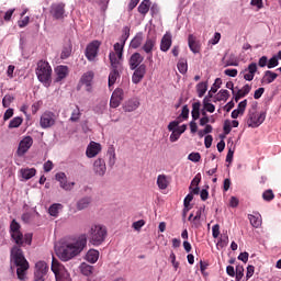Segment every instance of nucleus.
I'll return each instance as SVG.
<instances>
[{"mask_svg":"<svg viewBox=\"0 0 281 281\" xmlns=\"http://www.w3.org/2000/svg\"><path fill=\"white\" fill-rule=\"evenodd\" d=\"M10 234L15 246L11 249V258L16 267V276L19 280H25V273L30 269V262L23 256V250L21 247L25 245H32V233L23 235L21 232V224L16 220H12L10 224Z\"/></svg>","mask_w":281,"mask_h":281,"instance_id":"nucleus-1","label":"nucleus"},{"mask_svg":"<svg viewBox=\"0 0 281 281\" xmlns=\"http://www.w3.org/2000/svg\"><path fill=\"white\" fill-rule=\"evenodd\" d=\"M128 36H131V29L125 26L123 29V35L121 36L120 42L113 45L114 52H110L109 60L112 67V70L109 75L108 85L109 87H113L120 78V69H122V60L124 58V45H126V41H128Z\"/></svg>","mask_w":281,"mask_h":281,"instance_id":"nucleus-2","label":"nucleus"},{"mask_svg":"<svg viewBox=\"0 0 281 281\" xmlns=\"http://www.w3.org/2000/svg\"><path fill=\"white\" fill-rule=\"evenodd\" d=\"M85 247H87V235L82 234L75 241L60 246L56 254L64 262H68L71 258L82 254Z\"/></svg>","mask_w":281,"mask_h":281,"instance_id":"nucleus-3","label":"nucleus"},{"mask_svg":"<svg viewBox=\"0 0 281 281\" xmlns=\"http://www.w3.org/2000/svg\"><path fill=\"white\" fill-rule=\"evenodd\" d=\"M52 66L46 60H40L37 63L35 74L37 80H40L46 89L52 87Z\"/></svg>","mask_w":281,"mask_h":281,"instance_id":"nucleus-4","label":"nucleus"},{"mask_svg":"<svg viewBox=\"0 0 281 281\" xmlns=\"http://www.w3.org/2000/svg\"><path fill=\"white\" fill-rule=\"evenodd\" d=\"M88 236L91 245L99 247V245H102V243L106 240V226H102L100 224L92 225L88 232Z\"/></svg>","mask_w":281,"mask_h":281,"instance_id":"nucleus-5","label":"nucleus"},{"mask_svg":"<svg viewBox=\"0 0 281 281\" xmlns=\"http://www.w3.org/2000/svg\"><path fill=\"white\" fill-rule=\"evenodd\" d=\"M256 104L252 105L251 110L248 111L247 124L250 128H258L267 120V113L256 111Z\"/></svg>","mask_w":281,"mask_h":281,"instance_id":"nucleus-6","label":"nucleus"},{"mask_svg":"<svg viewBox=\"0 0 281 281\" xmlns=\"http://www.w3.org/2000/svg\"><path fill=\"white\" fill-rule=\"evenodd\" d=\"M52 271L55 274L56 281H71V276L67 269L56 259H53Z\"/></svg>","mask_w":281,"mask_h":281,"instance_id":"nucleus-7","label":"nucleus"},{"mask_svg":"<svg viewBox=\"0 0 281 281\" xmlns=\"http://www.w3.org/2000/svg\"><path fill=\"white\" fill-rule=\"evenodd\" d=\"M47 271H49L47 263L45 261H37L35 263L34 281H46Z\"/></svg>","mask_w":281,"mask_h":281,"instance_id":"nucleus-8","label":"nucleus"},{"mask_svg":"<svg viewBox=\"0 0 281 281\" xmlns=\"http://www.w3.org/2000/svg\"><path fill=\"white\" fill-rule=\"evenodd\" d=\"M100 41L94 40L91 43H89L86 47L85 56L86 58L91 63L98 58V52H100Z\"/></svg>","mask_w":281,"mask_h":281,"instance_id":"nucleus-9","label":"nucleus"},{"mask_svg":"<svg viewBox=\"0 0 281 281\" xmlns=\"http://www.w3.org/2000/svg\"><path fill=\"white\" fill-rule=\"evenodd\" d=\"M155 47H157V37L147 36L142 49L147 54V60H149V63H153V52H155Z\"/></svg>","mask_w":281,"mask_h":281,"instance_id":"nucleus-10","label":"nucleus"},{"mask_svg":"<svg viewBox=\"0 0 281 281\" xmlns=\"http://www.w3.org/2000/svg\"><path fill=\"white\" fill-rule=\"evenodd\" d=\"M56 125V114L54 112L46 111L40 117L41 128H52Z\"/></svg>","mask_w":281,"mask_h":281,"instance_id":"nucleus-11","label":"nucleus"},{"mask_svg":"<svg viewBox=\"0 0 281 281\" xmlns=\"http://www.w3.org/2000/svg\"><path fill=\"white\" fill-rule=\"evenodd\" d=\"M49 12L55 21H61L65 19V2L53 3Z\"/></svg>","mask_w":281,"mask_h":281,"instance_id":"nucleus-12","label":"nucleus"},{"mask_svg":"<svg viewBox=\"0 0 281 281\" xmlns=\"http://www.w3.org/2000/svg\"><path fill=\"white\" fill-rule=\"evenodd\" d=\"M33 144H34V139L32 138V136L24 137L19 144L18 150H16L18 157H23L27 153V150L32 148Z\"/></svg>","mask_w":281,"mask_h":281,"instance_id":"nucleus-13","label":"nucleus"},{"mask_svg":"<svg viewBox=\"0 0 281 281\" xmlns=\"http://www.w3.org/2000/svg\"><path fill=\"white\" fill-rule=\"evenodd\" d=\"M55 179L58 181L60 188L66 190V192H71V190H74V186H76V182L67 181V175L65 172L56 173Z\"/></svg>","mask_w":281,"mask_h":281,"instance_id":"nucleus-14","label":"nucleus"},{"mask_svg":"<svg viewBox=\"0 0 281 281\" xmlns=\"http://www.w3.org/2000/svg\"><path fill=\"white\" fill-rule=\"evenodd\" d=\"M122 100H124V90H122V88H116L112 93L110 106L112 109H117V106L122 104Z\"/></svg>","mask_w":281,"mask_h":281,"instance_id":"nucleus-15","label":"nucleus"},{"mask_svg":"<svg viewBox=\"0 0 281 281\" xmlns=\"http://www.w3.org/2000/svg\"><path fill=\"white\" fill-rule=\"evenodd\" d=\"M256 71H258V64L251 63L240 74H243L244 80L251 82V80H254V78L256 76Z\"/></svg>","mask_w":281,"mask_h":281,"instance_id":"nucleus-16","label":"nucleus"},{"mask_svg":"<svg viewBox=\"0 0 281 281\" xmlns=\"http://www.w3.org/2000/svg\"><path fill=\"white\" fill-rule=\"evenodd\" d=\"M102 150V145L100 143L90 142V144L87 147L86 155L89 159H93V157H97V155H100Z\"/></svg>","mask_w":281,"mask_h":281,"instance_id":"nucleus-17","label":"nucleus"},{"mask_svg":"<svg viewBox=\"0 0 281 281\" xmlns=\"http://www.w3.org/2000/svg\"><path fill=\"white\" fill-rule=\"evenodd\" d=\"M134 74L132 76V82L134 85H139L142 80H144V76H146V65H140L136 69H134Z\"/></svg>","mask_w":281,"mask_h":281,"instance_id":"nucleus-18","label":"nucleus"},{"mask_svg":"<svg viewBox=\"0 0 281 281\" xmlns=\"http://www.w3.org/2000/svg\"><path fill=\"white\" fill-rule=\"evenodd\" d=\"M142 63H144V56H142V54L139 53L132 54L128 59L130 69H132V71H135L137 67L142 66Z\"/></svg>","mask_w":281,"mask_h":281,"instance_id":"nucleus-19","label":"nucleus"},{"mask_svg":"<svg viewBox=\"0 0 281 281\" xmlns=\"http://www.w3.org/2000/svg\"><path fill=\"white\" fill-rule=\"evenodd\" d=\"M93 171L99 177H104V175H106V162L104 161V159L98 158L97 160H94Z\"/></svg>","mask_w":281,"mask_h":281,"instance_id":"nucleus-20","label":"nucleus"},{"mask_svg":"<svg viewBox=\"0 0 281 281\" xmlns=\"http://www.w3.org/2000/svg\"><path fill=\"white\" fill-rule=\"evenodd\" d=\"M95 74L91 70L85 72L80 78V83L86 86V91L91 92V85Z\"/></svg>","mask_w":281,"mask_h":281,"instance_id":"nucleus-21","label":"nucleus"},{"mask_svg":"<svg viewBox=\"0 0 281 281\" xmlns=\"http://www.w3.org/2000/svg\"><path fill=\"white\" fill-rule=\"evenodd\" d=\"M172 47V34L167 32L160 41V52H168Z\"/></svg>","mask_w":281,"mask_h":281,"instance_id":"nucleus-22","label":"nucleus"},{"mask_svg":"<svg viewBox=\"0 0 281 281\" xmlns=\"http://www.w3.org/2000/svg\"><path fill=\"white\" fill-rule=\"evenodd\" d=\"M56 79L55 82H60L61 80H65L67 76H69V67L67 66H57L55 68Z\"/></svg>","mask_w":281,"mask_h":281,"instance_id":"nucleus-23","label":"nucleus"},{"mask_svg":"<svg viewBox=\"0 0 281 281\" xmlns=\"http://www.w3.org/2000/svg\"><path fill=\"white\" fill-rule=\"evenodd\" d=\"M188 45L193 54H199V52H201V44L196 41V36H194L193 34H189Z\"/></svg>","mask_w":281,"mask_h":281,"instance_id":"nucleus-24","label":"nucleus"},{"mask_svg":"<svg viewBox=\"0 0 281 281\" xmlns=\"http://www.w3.org/2000/svg\"><path fill=\"white\" fill-rule=\"evenodd\" d=\"M124 111L126 113H133V111H137L139 109V100L138 99H131L124 105Z\"/></svg>","mask_w":281,"mask_h":281,"instance_id":"nucleus-25","label":"nucleus"},{"mask_svg":"<svg viewBox=\"0 0 281 281\" xmlns=\"http://www.w3.org/2000/svg\"><path fill=\"white\" fill-rule=\"evenodd\" d=\"M150 5H153L150 0H143L138 5L137 11L139 14H142V16H146L148 12H150Z\"/></svg>","mask_w":281,"mask_h":281,"instance_id":"nucleus-26","label":"nucleus"},{"mask_svg":"<svg viewBox=\"0 0 281 281\" xmlns=\"http://www.w3.org/2000/svg\"><path fill=\"white\" fill-rule=\"evenodd\" d=\"M250 91H251V86H249V83H246L235 94V102H238L241 98H245L246 95H249Z\"/></svg>","mask_w":281,"mask_h":281,"instance_id":"nucleus-27","label":"nucleus"},{"mask_svg":"<svg viewBox=\"0 0 281 281\" xmlns=\"http://www.w3.org/2000/svg\"><path fill=\"white\" fill-rule=\"evenodd\" d=\"M277 78L278 74L271 70H266L261 82H263L265 85H271V82H274Z\"/></svg>","mask_w":281,"mask_h":281,"instance_id":"nucleus-28","label":"nucleus"},{"mask_svg":"<svg viewBox=\"0 0 281 281\" xmlns=\"http://www.w3.org/2000/svg\"><path fill=\"white\" fill-rule=\"evenodd\" d=\"M99 258H100V251L95 249H90L86 255V260L88 262H91V265H95Z\"/></svg>","mask_w":281,"mask_h":281,"instance_id":"nucleus-29","label":"nucleus"},{"mask_svg":"<svg viewBox=\"0 0 281 281\" xmlns=\"http://www.w3.org/2000/svg\"><path fill=\"white\" fill-rule=\"evenodd\" d=\"M142 43H144V33H137L131 41L132 49H138V47H142Z\"/></svg>","mask_w":281,"mask_h":281,"instance_id":"nucleus-30","label":"nucleus"},{"mask_svg":"<svg viewBox=\"0 0 281 281\" xmlns=\"http://www.w3.org/2000/svg\"><path fill=\"white\" fill-rule=\"evenodd\" d=\"M157 186L159 190H166L168 186H170V181L168 180V176L166 175H159L157 177Z\"/></svg>","mask_w":281,"mask_h":281,"instance_id":"nucleus-31","label":"nucleus"},{"mask_svg":"<svg viewBox=\"0 0 281 281\" xmlns=\"http://www.w3.org/2000/svg\"><path fill=\"white\" fill-rule=\"evenodd\" d=\"M20 175L22 179H25L27 181L32 179V177L36 176V170L34 168H24L20 170Z\"/></svg>","mask_w":281,"mask_h":281,"instance_id":"nucleus-32","label":"nucleus"},{"mask_svg":"<svg viewBox=\"0 0 281 281\" xmlns=\"http://www.w3.org/2000/svg\"><path fill=\"white\" fill-rule=\"evenodd\" d=\"M191 115L194 122L201 117V102H194L192 104Z\"/></svg>","mask_w":281,"mask_h":281,"instance_id":"nucleus-33","label":"nucleus"},{"mask_svg":"<svg viewBox=\"0 0 281 281\" xmlns=\"http://www.w3.org/2000/svg\"><path fill=\"white\" fill-rule=\"evenodd\" d=\"M60 210H63V204L55 203V204L49 206L48 213H49L50 216H54L55 218H57Z\"/></svg>","mask_w":281,"mask_h":281,"instance_id":"nucleus-34","label":"nucleus"},{"mask_svg":"<svg viewBox=\"0 0 281 281\" xmlns=\"http://www.w3.org/2000/svg\"><path fill=\"white\" fill-rule=\"evenodd\" d=\"M196 92L199 98H203L207 92V81H202L196 85Z\"/></svg>","mask_w":281,"mask_h":281,"instance_id":"nucleus-35","label":"nucleus"},{"mask_svg":"<svg viewBox=\"0 0 281 281\" xmlns=\"http://www.w3.org/2000/svg\"><path fill=\"white\" fill-rule=\"evenodd\" d=\"M91 204V198H83L77 202V210H87Z\"/></svg>","mask_w":281,"mask_h":281,"instance_id":"nucleus-36","label":"nucleus"},{"mask_svg":"<svg viewBox=\"0 0 281 281\" xmlns=\"http://www.w3.org/2000/svg\"><path fill=\"white\" fill-rule=\"evenodd\" d=\"M248 220L250 221V225L252 227L258 228L262 225V220L260 218V216L248 214Z\"/></svg>","mask_w":281,"mask_h":281,"instance_id":"nucleus-37","label":"nucleus"},{"mask_svg":"<svg viewBox=\"0 0 281 281\" xmlns=\"http://www.w3.org/2000/svg\"><path fill=\"white\" fill-rule=\"evenodd\" d=\"M82 113L80 112V108L76 105V108L71 112V116L69 119L70 122H79Z\"/></svg>","mask_w":281,"mask_h":281,"instance_id":"nucleus-38","label":"nucleus"},{"mask_svg":"<svg viewBox=\"0 0 281 281\" xmlns=\"http://www.w3.org/2000/svg\"><path fill=\"white\" fill-rule=\"evenodd\" d=\"M80 271L82 273V276H91V273H93V267L92 266H89L88 263L83 262L81 263L80 266Z\"/></svg>","mask_w":281,"mask_h":281,"instance_id":"nucleus-39","label":"nucleus"},{"mask_svg":"<svg viewBox=\"0 0 281 281\" xmlns=\"http://www.w3.org/2000/svg\"><path fill=\"white\" fill-rule=\"evenodd\" d=\"M194 199V195H192V193H189L183 201V205H184V215L188 214V212H190V203H192V200Z\"/></svg>","mask_w":281,"mask_h":281,"instance_id":"nucleus-40","label":"nucleus"},{"mask_svg":"<svg viewBox=\"0 0 281 281\" xmlns=\"http://www.w3.org/2000/svg\"><path fill=\"white\" fill-rule=\"evenodd\" d=\"M23 124V117L21 116H15L13 117L10 123H9V128H19Z\"/></svg>","mask_w":281,"mask_h":281,"instance_id":"nucleus-41","label":"nucleus"},{"mask_svg":"<svg viewBox=\"0 0 281 281\" xmlns=\"http://www.w3.org/2000/svg\"><path fill=\"white\" fill-rule=\"evenodd\" d=\"M14 102V97L12 94H5L2 99V106L4 109H10V105Z\"/></svg>","mask_w":281,"mask_h":281,"instance_id":"nucleus-42","label":"nucleus"},{"mask_svg":"<svg viewBox=\"0 0 281 281\" xmlns=\"http://www.w3.org/2000/svg\"><path fill=\"white\" fill-rule=\"evenodd\" d=\"M177 68L181 74H188V60L180 59L178 61Z\"/></svg>","mask_w":281,"mask_h":281,"instance_id":"nucleus-43","label":"nucleus"},{"mask_svg":"<svg viewBox=\"0 0 281 281\" xmlns=\"http://www.w3.org/2000/svg\"><path fill=\"white\" fill-rule=\"evenodd\" d=\"M229 99V91L227 90H221L217 94H216V100L218 102L221 101H227Z\"/></svg>","mask_w":281,"mask_h":281,"instance_id":"nucleus-44","label":"nucleus"},{"mask_svg":"<svg viewBox=\"0 0 281 281\" xmlns=\"http://www.w3.org/2000/svg\"><path fill=\"white\" fill-rule=\"evenodd\" d=\"M263 201H273L276 199V194H273V190L268 189L262 193Z\"/></svg>","mask_w":281,"mask_h":281,"instance_id":"nucleus-45","label":"nucleus"},{"mask_svg":"<svg viewBox=\"0 0 281 281\" xmlns=\"http://www.w3.org/2000/svg\"><path fill=\"white\" fill-rule=\"evenodd\" d=\"M244 276H245V268L240 265L236 266V272H235L236 281L243 280Z\"/></svg>","mask_w":281,"mask_h":281,"instance_id":"nucleus-46","label":"nucleus"},{"mask_svg":"<svg viewBox=\"0 0 281 281\" xmlns=\"http://www.w3.org/2000/svg\"><path fill=\"white\" fill-rule=\"evenodd\" d=\"M41 106H43V101L34 102L31 106L32 114L36 115V113H38V111L41 110Z\"/></svg>","mask_w":281,"mask_h":281,"instance_id":"nucleus-47","label":"nucleus"},{"mask_svg":"<svg viewBox=\"0 0 281 281\" xmlns=\"http://www.w3.org/2000/svg\"><path fill=\"white\" fill-rule=\"evenodd\" d=\"M278 65H280V63L278 61V57L277 56H273L272 58H270L268 60V69H273L274 67H278Z\"/></svg>","mask_w":281,"mask_h":281,"instance_id":"nucleus-48","label":"nucleus"},{"mask_svg":"<svg viewBox=\"0 0 281 281\" xmlns=\"http://www.w3.org/2000/svg\"><path fill=\"white\" fill-rule=\"evenodd\" d=\"M246 109H247V99H245L244 101H240L236 110L240 112V115H245Z\"/></svg>","mask_w":281,"mask_h":281,"instance_id":"nucleus-49","label":"nucleus"},{"mask_svg":"<svg viewBox=\"0 0 281 281\" xmlns=\"http://www.w3.org/2000/svg\"><path fill=\"white\" fill-rule=\"evenodd\" d=\"M189 161H193L194 164L201 161V154L200 153H191L188 156Z\"/></svg>","mask_w":281,"mask_h":281,"instance_id":"nucleus-50","label":"nucleus"},{"mask_svg":"<svg viewBox=\"0 0 281 281\" xmlns=\"http://www.w3.org/2000/svg\"><path fill=\"white\" fill-rule=\"evenodd\" d=\"M223 131L226 135H229V133H232V121L226 120L224 122Z\"/></svg>","mask_w":281,"mask_h":281,"instance_id":"nucleus-51","label":"nucleus"},{"mask_svg":"<svg viewBox=\"0 0 281 281\" xmlns=\"http://www.w3.org/2000/svg\"><path fill=\"white\" fill-rule=\"evenodd\" d=\"M144 225H146V222L144 220H139L133 223V227L134 229H136V232H139L144 227Z\"/></svg>","mask_w":281,"mask_h":281,"instance_id":"nucleus-52","label":"nucleus"},{"mask_svg":"<svg viewBox=\"0 0 281 281\" xmlns=\"http://www.w3.org/2000/svg\"><path fill=\"white\" fill-rule=\"evenodd\" d=\"M212 234H213V238H218V236H221V226L218 224H215L212 227Z\"/></svg>","mask_w":281,"mask_h":281,"instance_id":"nucleus-53","label":"nucleus"},{"mask_svg":"<svg viewBox=\"0 0 281 281\" xmlns=\"http://www.w3.org/2000/svg\"><path fill=\"white\" fill-rule=\"evenodd\" d=\"M189 115H190V109H188V105H183L180 117H182V120H188Z\"/></svg>","mask_w":281,"mask_h":281,"instance_id":"nucleus-54","label":"nucleus"},{"mask_svg":"<svg viewBox=\"0 0 281 281\" xmlns=\"http://www.w3.org/2000/svg\"><path fill=\"white\" fill-rule=\"evenodd\" d=\"M179 137H181L180 132L177 131V130H175V131L171 133L169 139H170V142L175 143V142H178Z\"/></svg>","mask_w":281,"mask_h":281,"instance_id":"nucleus-55","label":"nucleus"},{"mask_svg":"<svg viewBox=\"0 0 281 281\" xmlns=\"http://www.w3.org/2000/svg\"><path fill=\"white\" fill-rule=\"evenodd\" d=\"M212 142H214V138L212 137V135H206L204 138L205 148H212Z\"/></svg>","mask_w":281,"mask_h":281,"instance_id":"nucleus-56","label":"nucleus"},{"mask_svg":"<svg viewBox=\"0 0 281 281\" xmlns=\"http://www.w3.org/2000/svg\"><path fill=\"white\" fill-rule=\"evenodd\" d=\"M12 115H14V109L9 108L3 115V120L4 122H8V120H10V117H12Z\"/></svg>","mask_w":281,"mask_h":281,"instance_id":"nucleus-57","label":"nucleus"},{"mask_svg":"<svg viewBox=\"0 0 281 281\" xmlns=\"http://www.w3.org/2000/svg\"><path fill=\"white\" fill-rule=\"evenodd\" d=\"M30 24V16H25L18 22L19 27H27Z\"/></svg>","mask_w":281,"mask_h":281,"instance_id":"nucleus-58","label":"nucleus"},{"mask_svg":"<svg viewBox=\"0 0 281 281\" xmlns=\"http://www.w3.org/2000/svg\"><path fill=\"white\" fill-rule=\"evenodd\" d=\"M225 76H229L231 78H236L238 76L237 69H226L224 71Z\"/></svg>","mask_w":281,"mask_h":281,"instance_id":"nucleus-59","label":"nucleus"},{"mask_svg":"<svg viewBox=\"0 0 281 281\" xmlns=\"http://www.w3.org/2000/svg\"><path fill=\"white\" fill-rule=\"evenodd\" d=\"M237 258H238V260H241V262L247 263L249 260V252H247V251L241 252V254H239V256Z\"/></svg>","mask_w":281,"mask_h":281,"instance_id":"nucleus-60","label":"nucleus"},{"mask_svg":"<svg viewBox=\"0 0 281 281\" xmlns=\"http://www.w3.org/2000/svg\"><path fill=\"white\" fill-rule=\"evenodd\" d=\"M265 93V88H259L255 91L254 98L255 100H260L262 98V94Z\"/></svg>","mask_w":281,"mask_h":281,"instance_id":"nucleus-61","label":"nucleus"},{"mask_svg":"<svg viewBox=\"0 0 281 281\" xmlns=\"http://www.w3.org/2000/svg\"><path fill=\"white\" fill-rule=\"evenodd\" d=\"M15 9H10L4 13L3 20L4 21H11L12 20V14H14Z\"/></svg>","mask_w":281,"mask_h":281,"instance_id":"nucleus-62","label":"nucleus"},{"mask_svg":"<svg viewBox=\"0 0 281 281\" xmlns=\"http://www.w3.org/2000/svg\"><path fill=\"white\" fill-rule=\"evenodd\" d=\"M269 63V58H267V56H262L261 58H259L258 65L260 67H267Z\"/></svg>","mask_w":281,"mask_h":281,"instance_id":"nucleus-63","label":"nucleus"},{"mask_svg":"<svg viewBox=\"0 0 281 281\" xmlns=\"http://www.w3.org/2000/svg\"><path fill=\"white\" fill-rule=\"evenodd\" d=\"M255 269L256 268L254 266H248L247 267L246 280H249V278H251L254 276Z\"/></svg>","mask_w":281,"mask_h":281,"instance_id":"nucleus-64","label":"nucleus"}]
</instances>
